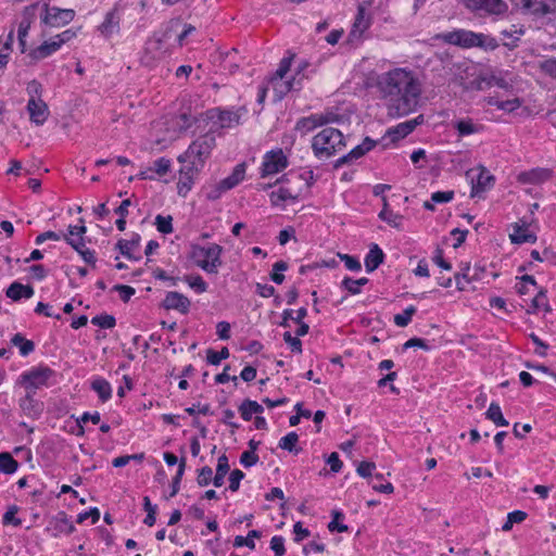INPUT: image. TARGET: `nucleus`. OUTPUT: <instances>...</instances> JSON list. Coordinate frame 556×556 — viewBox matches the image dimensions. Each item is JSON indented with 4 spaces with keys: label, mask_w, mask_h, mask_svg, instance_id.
<instances>
[{
    "label": "nucleus",
    "mask_w": 556,
    "mask_h": 556,
    "mask_svg": "<svg viewBox=\"0 0 556 556\" xmlns=\"http://www.w3.org/2000/svg\"><path fill=\"white\" fill-rule=\"evenodd\" d=\"M376 86L389 115L400 117L417 110L422 85L414 71L393 67L378 76Z\"/></svg>",
    "instance_id": "1"
},
{
    "label": "nucleus",
    "mask_w": 556,
    "mask_h": 556,
    "mask_svg": "<svg viewBox=\"0 0 556 556\" xmlns=\"http://www.w3.org/2000/svg\"><path fill=\"white\" fill-rule=\"evenodd\" d=\"M308 63L305 60H294V55L289 53L279 63L275 74H273L258 89L257 102L264 103L269 91L273 92V101H280L288 92L298 89L303 79L306 78L305 71Z\"/></svg>",
    "instance_id": "2"
},
{
    "label": "nucleus",
    "mask_w": 556,
    "mask_h": 556,
    "mask_svg": "<svg viewBox=\"0 0 556 556\" xmlns=\"http://www.w3.org/2000/svg\"><path fill=\"white\" fill-rule=\"evenodd\" d=\"M74 17V10L50 7L46 2H37L25 8L17 30L21 52L24 53L26 51V38L31 24L37 18H39L40 23L45 26L59 28L70 24Z\"/></svg>",
    "instance_id": "3"
},
{
    "label": "nucleus",
    "mask_w": 556,
    "mask_h": 556,
    "mask_svg": "<svg viewBox=\"0 0 556 556\" xmlns=\"http://www.w3.org/2000/svg\"><path fill=\"white\" fill-rule=\"evenodd\" d=\"M509 73L505 71L484 72L476 64H469L465 67L463 74L459 75V81L464 90H483L492 86L502 89L511 87V78Z\"/></svg>",
    "instance_id": "4"
},
{
    "label": "nucleus",
    "mask_w": 556,
    "mask_h": 556,
    "mask_svg": "<svg viewBox=\"0 0 556 556\" xmlns=\"http://www.w3.org/2000/svg\"><path fill=\"white\" fill-rule=\"evenodd\" d=\"M190 125L191 118L186 114L155 122L152 125L149 149L157 151L164 150L181 131L189 128Z\"/></svg>",
    "instance_id": "5"
},
{
    "label": "nucleus",
    "mask_w": 556,
    "mask_h": 556,
    "mask_svg": "<svg viewBox=\"0 0 556 556\" xmlns=\"http://www.w3.org/2000/svg\"><path fill=\"white\" fill-rule=\"evenodd\" d=\"M438 38L446 43L464 49L480 48L484 51H493L498 47V42L494 37L467 29H454L442 33L438 35Z\"/></svg>",
    "instance_id": "6"
},
{
    "label": "nucleus",
    "mask_w": 556,
    "mask_h": 556,
    "mask_svg": "<svg viewBox=\"0 0 556 556\" xmlns=\"http://www.w3.org/2000/svg\"><path fill=\"white\" fill-rule=\"evenodd\" d=\"M223 247L217 243H193L190 245L189 258L203 271L217 274L223 265Z\"/></svg>",
    "instance_id": "7"
},
{
    "label": "nucleus",
    "mask_w": 556,
    "mask_h": 556,
    "mask_svg": "<svg viewBox=\"0 0 556 556\" xmlns=\"http://www.w3.org/2000/svg\"><path fill=\"white\" fill-rule=\"evenodd\" d=\"M345 147L342 132L336 128L328 127L314 136L312 149L318 159H329L339 153Z\"/></svg>",
    "instance_id": "8"
},
{
    "label": "nucleus",
    "mask_w": 556,
    "mask_h": 556,
    "mask_svg": "<svg viewBox=\"0 0 556 556\" xmlns=\"http://www.w3.org/2000/svg\"><path fill=\"white\" fill-rule=\"evenodd\" d=\"M214 147L215 139L212 136L200 137L177 160L180 164H187L191 168L202 169Z\"/></svg>",
    "instance_id": "9"
},
{
    "label": "nucleus",
    "mask_w": 556,
    "mask_h": 556,
    "mask_svg": "<svg viewBox=\"0 0 556 556\" xmlns=\"http://www.w3.org/2000/svg\"><path fill=\"white\" fill-rule=\"evenodd\" d=\"M79 28H68L64 31L56 34L45 41H42L38 47L31 49L29 51V56L33 60L39 61L51 56L56 53L63 45L72 41L77 37Z\"/></svg>",
    "instance_id": "10"
},
{
    "label": "nucleus",
    "mask_w": 556,
    "mask_h": 556,
    "mask_svg": "<svg viewBox=\"0 0 556 556\" xmlns=\"http://www.w3.org/2000/svg\"><path fill=\"white\" fill-rule=\"evenodd\" d=\"M51 369L42 366L33 367L26 371H23L18 379L17 386L24 388L25 391L35 392L48 384V380L51 377Z\"/></svg>",
    "instance_id": "11"
},
{
    "label": "nucleus",
    "mask_w": 556,
    "mask_h": 556,
    "mask_svg": "<svg viewBox=\"0 0 556 556\" xmlns=\"http://www.w3.org/2000/svg\"><path fill=\"white\" fill-rule=\"evenodd\" d=\"M289 165L288 156L282 149L266 152L261 164V176L268 177L281 173Z\"/></svg>",
    "instance_id": "12"
},
{
    "label": "nucleus",
    "mask_w": 556,
    "mask_h": 556,
    "mask_svg": "<svg viewBox=\"0 0 556 556\" xmlns=\"http://www.w3.org/2000/svg\"><path fill=\"white\" fill-rule=\"evenodd\" d=\"M539 227L523 219L509 227V239L514 244L534 243L538 240Z\"/></svg>",
    "instance_id": "13"
},
{
    "label": "nucleus",
    "mask_w": 556,
    "mask_h": 556,
    "mask_svg": "<svg viewBox=\"0 0 556 556\" xmlns=\"http://www.w3.org/2000/svg\"><path fill=\"white\" fill-rule=\"evenodd\" d=\"M471 184V197H480L494 185V177L484 166H477L467 173Z\"/></svg>",
    "instance_id": "14"
},
{
    "label": "nucleus",
    "mask_w": 556,
    "mask_h": 556,
    "mask_svg": "<svg viewBox=\"0 0 556 556\" xmlns=\"http://www.w3.org/2000/svg\"><path fill=\"white\" fill-rule=\"evenodd\" d=\"M513 7L527 14L544 15L556 10L555 0H510Z\"/></svg>",
    "instance_id": "15"
},
{
    "label": "nucleus",
    "mask_w": 556,
    "mask_h": 556,
    "mask_svg": "<svg viewBox=\"0 0 556 556\" xmlns=\"http://www.w3.org/2000/svg\"><path fill=\"white\" fill-rule=\"evenodd\" d=\"M371 18L368 8L365 3H361L357 9L354 23L349 34V42L355 43L361 40L363 34L370 26Z\"/></svg>",
    "instance_id": "16"
},
{
    "label": "nucleus",
    "mask_w": 556,
    "mask_h": 556,
    "mask_svg": "<svg viewBox=\"0 0 556 556\" xmlns=\"http://www.w3.org/2000/svg\"><path fill=\"white\" fill-rule=\"evenodd\" d=\"M465 5L473 11H483L491 15L503 16L508 11L504 0H463Z\"/></svg>",
    "instance_id": "17"
},
{
    "label": "nucleus",
    "mask_w": 556,
    "mask_h": 556,
    "mask_svg": "<svg viewBox=\"0 0 556 556\" xmlns=\"http://www.w3.org/2000/svg\"><path fill=\"white\" fill-rule=\"evenodd\" d=\"M205 115L212 123L211 130H216L218 128H231L239 124V115L231 111L212 109L208 110Z\"/></svg>",
    "instance_id": "18"
},
{
    "label": "nucleus",
    "mask_w": 556,
    "mask_h": 556,
    "mask_svg": "<svg viewBox=\"0 0 556 556\" xmlns=\"http://www.w3.org/2000/svg\"><path fill=\"white\" fill-rule=\"evenodd\" d=\"M75 530L70 517L61 511L55 516L51 517L45 531L52 538H59L63 534L67 535L73 533Z\"/></svg>",
    "instance_id": "19"
},
{
    "label": "nucleus",
    "mask_w": 556,
    "mask_h": 556,
    "mask_svg": "<svg viewBox=\"0 0 556 556\" xmlns=\"http://www.w3.org/2000/svg\"><path fill=\"white\" fill-rule=\"evenodd\" d=\"M172 170V161L166 157L156 159L151 166L141 169L138 178L143 180H155L167 175Z\"/></svg>",
    "instance_id": "20"
},
{
    "label": "nucleus",
    "mask_w": 556,
    "mask_h": 556,
    "mask_svg": "<svg viewBox=\"0 0 556 556\" xmlns=\"http://www.w3.org/2000/svg\"><path fill=\"white\" fill-rule=\"evenodd\" d=\"M163 307L167 311H176L180 314H188L190 311V300L177 291H168L162 303Z\"/></svg>",
    "instance_id": "21"
},
{
    "label": "nucleus",
    "mask_w": 556,
    "mask_h": 556,
    "mask_svg": "<svg viewBox=\"0 0 556 556\" xmlns=\"http://www.w3.org/2000/svg\"><path fill=\"white\" fill-rule=\"evenodd\" d=\"M334 121V117L332 114H312L308 117L301 118L298 121L295 125V129L300 131L301 134L305 135L313 129H315L318 126H323L325 124L331 123Z\"/></svg>",
    "instance_id": "22"
},
{
    "label": "nucleus",
    "mask_w": 556,
    "mask_h": 556,
    "mask_svg": "<svg viewBox=\"0 0 556 556\" xmlns=\"http://www.w3.org/2000/svg\"><path fill=\"white\" fill-rule=\"evenodd\" d=\"M482 105L483 106H495L496 109H498L505 113H513V112L517 111L522 105V101L517 97H513V98H508V99L504 100V99L500 98V96L494 94V96L485 97L482 100Z\"/></svg>",
    "instance_id": "23"
},
{
    "label": "nucleus",
    "mask_w": 556,
    "mask_h": 556,
    "mask_svg": "<svg viewBox=\"0 0 556 556\" xmlns=\"http://www.w3.org/2000/svg\"><path fill=\"white\" fill-rule=\"evenodd\" d=\"M302 194L301 189H293L287 187H279L271 191L270 193V202L275 206H286L288 204L294 203Z\"/></svg>",
    "instance_id": "24"
},
{
    "label": "nucleus",
    "mask_w": 556,
    "mask_h": 556,
    "mask_svg": "<svg viewBox=\"0 0 556 556\" xmlns=\"http://www.w3.org/2000/svg\"><path fill=\"white\" fill-rule=\"evenodd\" d=\"M201 169L191 168L187 164H181L179 169V178L177 181V192L181 197H186L193 187L194 178Z\"/></svg>",
    "instance_id": "25"
},
{
    "label": "nucleus",
    "mask_w": 556,
    "mask_h": 556,
    "mask_svg": "<svg viewBox=\"0 0 556 556\" xmlns=\"http://www.w3.org/2000/svg\"><path fill=\"white\" fill-rule=\"evenodd\" d=\"M27 111L30 121L36 125H42L49 116L48 105L40 98H29Z\"/></svg>",
    "instance_id": "26"
},
{
    "label": "nucleus",
    "mask_w": 556,
    "mask_h": 556,
    "mask_svg": "<svg viewBox=\"0 0 556 556\" xmlns=\"http://www.w3.org/2000/svg\"><path fill=\"white\" fill-rule=\"evenodd\" d=\"M35 392L25 391V395L18 401L20 408L27 417H38L42 412V404L35 399Z\"/></svg>",
    "instance_id": "27"
},
{
    "label": "nucleus",
    "mask_w": 556,
    "mask_h": 556,
    "mask_svg": "<svg viewBox=\"0 0 556 556\" xmlns=\"http://www.w3.org/2000/svg\"><path fill=\"white\" fill-rule=\"evenodd\" d=\"M90 388L97 393L99 400L105 403L111 400L113 389L111 383L101 376H93L90 378Z\"/></svg>",
    "instance_id": "28"
},
{
    "label": "nucleus",
    "mask_w": 556,
    "mask_h": 556,
    "mask_svg": "<svg viewBox=\"0 0 556 556\" xmlns=\"http://www.w3.org/2000/svg\"><path fill=\"white\" fill-rule=\"evenodd\" d=\"M117 247L121 253L129 260L138 261L141 257L140 237L138 235L130 240H119Z\"/></svg>",
    "instance_id": "29"
},
{
    "label": "nucleus",
    "mask_w": 556,
    "mask_h": 556,
    "mask_svg": "<svg viewBox=\"0 0 556 556\" xmlns=\"http://www.w3.org/2000/svg\"><path fill=\"white\" fill-rule=\"evenodd\" d=\"M418 124V118L400 123L387 131V137L390 138V141L396 142L409 135Z\"/></svg>",
    "instance_id": "30"
},
{
    "label": "nucleus",
    "mask_w": 556,
    "mask_h": 556,
    "mask_svg": "<svg viewBox=\"0 0 556 556\" xmlns=\"http://www.w3.org/2000/svg\"><path fill=\"white\" fill-rule=\"evenodd\" d=\"M66 242L80 255L83 261L94 266L97 263L96 252L85 244L84 240H76L75 238H66Z\"/></svg>",
    "instance_id": "31"
},
{
    "label": "nucleus",
    "mask_w": 556,
    "mask_h": 556,
    "mask_svg": "<svg viewBox=\"0 0 556 556\" xmlns=\"http://www.w3.org/2000/svg\"><path fill=\"white\" fill-rule=\"evenodd\" d=\"M382 201L383 207L378 214L379 218L393 228L402 229L404 220L403 215L390 208L386 197H382Z\"/></svg>",
    "instance_id": "32"
},
{
    "label": "nucleus",
    "mask_w": 556,
    "mask_h": 556,
    "mask_svg": "<svg viewBox=\"0 0 556 556\" xmlns=\"http://www.w3.org/2000/svg\"><path fill=\"white\" fill-rule=\"evenodd\" d=\"M551 170L546 168H533L522 172L518 176V180L523 184H541L549 179Z\"/></svg>",
    "instance_id": "33"
},
{
    "label": "nucleus",
    "mask_w": 556,
    "mask_h": 556,
    "mask_svg": "<svg viewBox=\"0 0 556 556\" xmlns=\"http://www.w3.org/2000/svg\"><path fill=\"white\" fill-rule=\"evenodd\" d=\"M454 128L460 137H467L481 132L483 126L471 118H460L454 122Z\"/></svg>",
    "instance_id": "34"
},
{
    "label": "nucleus",
    "mask_w": 556,
    "mask_h": 556,
    "mask_svg": "<svg viewBox=\"0 0 556 556\" xmlns=\"http://www.w3.org/2000/svg\"><path fill=\"white\" fill-rule=\"evenodd\" d=\"M384 254L378 244H371L365 256V267L368 273L374 271L383 262Z\"/></svg>",
    "instance_id": "35"
},
{
    "label": "nucleus",
    "mask_w": 556,
    "mask_h": 556,
    "mask_svg": "<svg viewBox=\"0 0 556 556\" xmlns=\"http://www.w3.org/2000/svg\"><path fill=\"white\" fill-rule=\"evenodd\" d=\"M119 27V16L117 15L116 11H111L105 15L104 21L99 26V31L104 37H111L115 33L118 31Z\"/></svg>",
    "instance_id": "36"
},
{
    "label": "nucleus",
    "mask_w": 556,
    "mask_h": 556,
    "mask_svg": "<svg viewBox=\"0 0 556 556\" xmlns=\"http://www.w3.org/2000/svg\"><path fill=\"white\" fill-rule=\"evenodd\" d=\"M455 198V192L453 190L446 191H435L431 194L429 201L424 202V207L427 211L433 212L435 210V204H445L453 201Z\"/></svg>",
    "instance_id": "37"
},
{
    "label": "nucleus",
    "mask_w": 556,
    "mask_h": 556,
    "mask_svg": "<svg viewBox=\"0 0 556 556\" xmlns=\"http://www.w3.org/2000/svg\"><path fill=\"white\" fill-rule=\"evenodd\" d=\"M181 27L179 34L176 37V42L179 47L189 43V37L197 33V28L190 24H181L179 21H172L170 28L178 30Z\"/></svg>",
    "instance_id": "38"
},
{
    "label": "nucleus",
    "mask_w": 556,
    "mask_h": 556,
    "mask_svg": "<svg viewBox=\"0 0 556 556\" xmlns=\"http://www.w3.org/2000/svg\"><path fill=\"white\" fill-rule=\"evenodd\" d=\"M504 38V46L513 49L517 47L518 41L525 35V28L521 25H511L508 29H504L502 33Z\"/></svg>",
    "instance_id": "39"
},
{
    "label": "nucleus",
    "mask_w": 556,
    "mask_h": 556,
    "mask_svg": "<svg viewBox=\"0 0 556 556\" xmlns=\"http://www.w3.org/2000/svg\"><path fill=\"white\" fill-rule=\"evenodd\" d=\"M8 298L13 301L21 299H30L34 295V289L20 282H13L7 290Z\"/></svg>",
    "instance_id": "40"
},
{
    "label": "nucleus",
    "mask_w": 556,
    "mask_h": 556,
    "mask_svg": "<svg viewBox=\"0 0 556 556\" xmlns=\"http://www.w3.org/2000/svg\"><path fill=\"white\" fill-rule=\"evenodd\" d=\"M245 173H247L245 163H240V164L236 165L233 170L231 172V174L223 179L225 187L228 188L229 190L237 187L240 182H242L244 180Z\"/></svg>",
    "instance_id": "41"
},
{
    "label": "nucleus",
    "mask_w": 556,
    "mask_h": 556,
    "mask_svg": "<svg viewBox=\"0 0 556 556\" xmlns=\"http://www.w3.org/2000/svg\"><path fill=\"white\" fill-rule=\"evenodd\" d=\"M264 408L255 401L245 400L239 406V413L243 420L249 421L253 415L262 414Z\"/></svg>",
    "instance_id": "42"
},
{
    "label": "nucleus",
    "mask_w": 556,
    "mask_h": 556,
    "mask_svg": "<svg viewBox=\"0 0 556 556\" xmlns=\"http://www.w3.org/2000/svg\"><path fill=\"white\" fill-rule=\"evenodd\" d=\"M376 142L370 138H365L363 142L353 148L348 155L344 156V161H352L362 157L364 154L372 150Z\"/></svg>",
    "instance_id": "43"
},
{
    "label": "nucleus",
    "mask_w": 556,
    "mask_h": 556,
    "mask_svg": "<svg viewBox=\"0 0 556 556\" xmlns=\"http://www.w3.org/2000/svg\"><path fill=\"white\" fill-rule=\"evenodd\" d=\"M228 471H229L228 459L226 456L223 455V456L218 457L216 472H215V475L213 473L214 486L220 488L224 484L225 478H226Z\"/></svg>",
    "instance_id": "44"
},
{
    "label": "nucleus",
    "mask_w": 556,
    "mask_h": 556,
    "mask_svg": "<svg viewBox=\"0 0 556 556\" xmlns=\"http://www.w3.org/2000/svg\"><path fill=\"white\" fill-rule=\"evenodd\" d=\"M485 416L497 427H507L509 422L504 418L501 406L492 402L485 412Z\"/></svg>",
    "instance_id": "45"
},
{
    "label": "nucleus",
    "mask_w": 556,
    "mask_h": 556,
    "mask_svg": "<svg viewBox=\"0 0 556 556\" xmlns=\"http://www.w3.org/2000/svg\"><path fill=\"white\" fill-rule=\"evenodd\" d=\"M11 342L18 349L22 356L29 355L35 349L33 341L27 340L21 333L14 334L11 339Z\"/></svg>",
    "instance_id": "46"
},
{
    "label": "nucleus",
    "mask_w": 556,
    "mask_h": 556,
    "mask_svg": "<svg viewBox=\"0 0 556 556\" xmlns=\"http://www.w3.org/2000/svg\"><path fill=\"white\" fill-rule=\"evenodd\" d=\"M298 442H299L298 433L294 431H291V432L287 433L286 435H283L279 440L278 446L281 450L298 454L300 452L299 448H296Z\"/></svg>",
    "instance_id": "47"
},
{
    "label": "nucleus",
    "mask_w": 556,
    "mask_h": 556,
    "mask_svg": "<svg viewBox=\"0 0 556 556\" xmlns=\"http://www.w3.org/2000/svg\"><path fill=\"white\" fill-rule=\"evenodd\" d=\"M204 190L206 198L213 201L220 199L224 193L229 191V189L225 187L223 179L217 182L206 185Z\"/></svg>",
    "instance_id": "48"
},
{
    "label": "nucleus",
    "mask_w": 556,
    "mask_h": 556,
    "mask_svg": "<svg viewBox=\"0 0 556 556\" xmlns=\"http://www.w3.org/2000/svg\"><path fill=\"white\" fill-rule=\"evenodd\" d=\"M368 283V279L365 277H362L359 279H353L350 277H345L342 280V287L350 293V294H359L362 291V287Z\"/></svg>",
    "instance_id": "49"
},
{
    "label": "nucleus",
    "mask_w": 556,
    "mask_h": 556,
    "mask_svg": "<svg viewBox=\"0 0 556 556\" xmlns=\"http://www.w3.org/2000/svg\"><path fill=\"white\" fill-rule=\"evenodd\" d=\"M536 286V281L533 276L530 275H523L520 278H518V282L516 283L515 288L517 293L520 295H526L531 292Z\"/></svg>",
    "instance_id": "50"
},
{
    "label": "nucleus",
    "mask_w": 556,
    "mask_h": 556,
    "mask_svg": "<svg viewBox=\"0 0 556 556\" xmlns=\"http://www.w3.org/2000/svg\"><path fill=\"white\" fill-rule=\"evenodd\" d=\"M185 281L198 294L207 291L208 286L200 275L186 276Z\"/></svg>",
    "instance_id": "51"
},
{
    "label": "nucleus",
    "mask_w": 556,
    "mask_h": 556,
    "mask_svg": "<svg viewBox=\"0 0 556 556\" xmlns=\"http://www.w3.org/2000/svg\"><path fill=\"white\" fill-rule=\"evenodd\" d=\"M17 462L9 454H0V472L12 475L17 470Z\"/></svg>",
    "instance_id": "52"
},
{
    "label": "nucleus",
    "mask_w": 556,
    "mask_h": 556,
    "mask_svg": "<svg viewBox=\"0 0 556 556\" xmlns=\"http://www.w3.org/2000/svg\"><path fill=\"white\" fill-rule=\"evenodd\" d=\"M13 41H14L13 31H10L7 35V37L2 43V47L0 48V70H2L9 61Z\"/></svg>",
    "instance_id": "53"
},
{
    "label": "nucleus",
    "mask_w": 556,
    "mask_h": 556,
    "mask_svg": "<svg viewBox=\"0 0 556 556\" xmlns=\"http://www.w3.org/2000/svg\"><path fill=\"white\" fill-rule=\"evenodd\" d=\"M154 225L159 232L169 235L173 232V217L170 215H157Z\"/></svg>",
    "instance_id": "54"
},
{
    "label": "nucleus",
    "mask_w": 556,
    "mask_h": 556,
    "mask_svg": "<svg viewBox=\"0 0 556 556\" xmlns=\"http://www.w3.org/2000/svg\"><path fill=\"white\" fill-rule=\"evenodd\" d=\"M260 538V532L256 530H251L247 536H236L235 546L242 547L247 546L250 549L255 548V539Z\"/></svg>",
    "instance_id": "55"
},
{
    "label": "nucleus",
    "mask_w": 556,
    "mask_h": 556,
    "mask_svg": "<svg viewBox=\"0 0 556 556\" xmlns=\"http://www.w3.org/2000/svg\"><path fill=\"white\" fill-rule=\"evenodd\" d=\"M416 313V307L413 305L407 306L403 313L396 314L393 318L394 324L397 327H406L410 321L413 316Z\"/></svg>",
    "instance_id": "56"
},
{
    "label": "nucleus",
    "mask_w": 556,
    "mask_h": 556,
    "mask_svg": "<svg viewBox=\"0 0 556 556\" xmlns=\"http://www.w3.org/2000/svg\"><path fill=\"white\" fill-rule=\"evenodd\" d=\"M344 515L339 510L332 513V519L328 525L330 532H345L348 527L343 523Z\"/></svg>",
    "instance_id": "57"
},
{
    "label": "nucleus",
    "mask_w": 556,
    "mask_h": 556,
    "mask_svg": "<svg viewBox=\"0 0 556 556\" xmlns=\"http://www.w3.org/2000/svg\"><path fill=\"white\" fill-rule=\"evenodd\" d=\"M230 353L227 348H223L219 352H216L212 349L206 352V361L211 365H219L222 361L227 359Z\"/></svg>",
    "instance_id": "58"
},
{
    "label": "nucleus",
    "mask_w": 556,
    "mask_h": 556,
    "mask_svg": "<svg viewBox=\"0 0 556 556\" xmlns=\"http://www.w3.org/2000/svg\"><path fill=\"white\" fill-rule=\"evenodd\" d=\"M288 269V265L283 261L276 262L273 266V271L270 274V279L277 283L281 285L285 280L283 271Z\"/></svg>",
    "instance_id": "59"
},
{
    "label": "nucleus",
    "mask_w": 556,
    "mask_h": 556,
    "mask_svg": "<svg viewBox=\"0 0 556 556\" xmlns=\"http://www.w3.org/2000/svg\"><path fill=\"white\" fill-rule=\"evenodd\" d=\"M548 304L546 295L543 292H539L532 300L531 306L528 309L529 313H538L541 311H547Z\"/></svg>",
    "instance_id": "60"
},
{
    "label": "nucleus",
    "mask_w": 556,
    "mask_h": 556,
    "mask_svg": "<svg viewBox=\"0 0 556 556\" xmlns=\"http://www.w3.org/2000/svg\"><path fill=\"white\" fill-rule=\"evenodd\" d=\"M91 323L94 326H98L100 328L111 329L115 326L116 320H115L114 316H112V315L101 314V315L94 316L91 319Z\"/></svg>",
    "instance_id": "61"
},
{
    "label": "nucleus",
    "mask_w": 556,
    "mask_h": 556,
    "mask_svg": "<svg viewBox=\"0 0 556 556\" xmlns=\"http://www.w3.org/2000/svg\"><path fill=\"white\" fill-rule=\"evenodd\" d=\"M213 469L208 466H204L198 470L197 483L200 486H207L213 483Z\"/></svg>",
    "instance_id": "62"
},
{
    "label": "nucleus",
    "mask_w": 556,
    "mask_h": 556,
    "mask_svg": "<svg viewBox=\"0 0 556 556\" xmlns=\"http://www.w3.org/2000/svg\"><path fill=\"white\" fill-rule=\"evenodd\" d=\"M338 257L341 260V262H343L346 269L351 271H359L362 269V265L358 258L343 253H339Z\"/></svg>",
    "instance_id": "63"
},
{
    "label": "nucleus",
    "mask_w": 556,
    "mask_h": 556,
    "mask_svg": "<svg viewBox=\"0 0 556 556\" xmlns=\"http://www.w3.org/2000/svg\"><path fill=\"white\" fill-rule=\"evenodd\" d=\"M539 68L545 75L556 79V59L551 58L539 62Z\"/></svg>",
    "instance_id": "64"
}]
</instances>
